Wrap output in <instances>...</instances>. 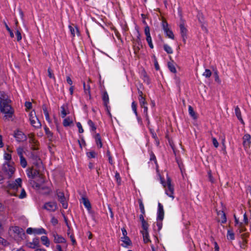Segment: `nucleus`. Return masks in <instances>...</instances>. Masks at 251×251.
Here are the masks:
<instances>
[{
	"instance_id": "1",
	"label": "nucleus",
	"mask_w": 251,
	"mask_h": 251,
	"mask_svg": "<svg viewBox=\"0 0 251 251\" xmlns=\"http://www.w3.org/2000/svg\"><path fill=\"white\" fill-rule=\"evenodd\" d=\"M11 100L4 92L0 91V111L5 115L4 118L5 119H9L12 117L14 114V110L9 103Z\"/></svg>"
},
{
	"instance_id": "2",
	"label": "nucleus",
	"mask_w": 251,
	"mask_h": 251,
	"mask_svg": "<svg viewBox=\"0 0 251 251\" xmlns=\"http://www.w3.org/2000/svg\"><path fill=\"white\" fill-rule=\"evenodd\" d=\"M14 163H12L6 162L3 165L2 172L4 174L7 176L8 179H10L15 171V168L13 166Z\"/></svg>"
},
{
	"instance_id": "3",
	"label": "nucleus",
	"mask_w": 251,
	"mask_h": 251,
	"mask_svg": "<svg viewBox=\"0 0 251 251\" xmlns=\"http://www.w3.org/2000/svg\"><path fill=\"white\" fill-rule=\"evenodd\" d=\"M22 180L21 178L16 179L15 181L11 182L8 181L6 188L9 189H12L14 191V192H16L19 188L22 187Z\"/></svg>"
},
{
	"instance_id": "4",
	"label": "nucleus",
	"mask_w": 251,
	"mask_h": 251,
	"mask_svg": "<svg viewBox=\"0 0 251 251\" xmlns=\"http://www.w3.org/2000/svg\"><path fill=\"white\" fill-rule=\"evenodd\" d=\"M29 120L31 125L35 128H39L41 126V124L36 116H33V112L29 114Z\"/></svg>"
},
{
	"instance_id": "5",
	"label": "nucleus",
	"mask_w": 251,
	"mask_h": 251,
	"mask_svg": "<svg viewBox=\"0 0 251 251\" xmlns=\"http://www.w3.org/2000/svg\"><path fill=\"white\" fill-rule=\"evenodd\" d=\"M234 218L235 219V226H237L238 227L236 231L237 234H241L242 232L245 231L246 230V228L245 227L244 224L239 221L238 219L236 218L235 215H234Z\"/></svg>"
},
{
	"instance_id": "6",
	"label": "nucleus",
	"mask_w": 251,
	"mask_h": 251,
	"mask_svg": "<svg viewBox=\"0 0 251 251\" xmlns=\"http://www.w3.org/2000/svg\"><path fill=\"white\" fill-rule=\"evenodd\" d=\"M14 136L16 140L19 142L26 141L27 139L26 135L23 132L18 130L15 131Z\"/></svg>"
},
{
	"instance_id": "7",
	"label": "nucleus",
	"mask_w": 251,
	"mask_h": 251,
	"mask_svg": "<svg viewBox=\"0 0 251 251\" xmlns=\"http://www.w3.org/2000/svg\"><path fill=\"white\" fill-rule=\"evenodd\" d=\"M167 189L166 190V194L168 196H169V197L174 199V197L173 196L174 187L171 184V180L170 178H168L167 179Z\"/></svg>"
},
{
	"instance_id": "8",
	"label": "nucleus",
	"mask_w": 251,
	"mask_h": 251,
	"mask_svg": "<svg viewBox=\"0 0 251 251\" xmlns=\"http://www.w3.org/2000/svg\"><path fill=\"white\" fill-rule=\"evenodd\" d=\"M57 195L58 198V201L62 204V207L64 209H66L68 207V203L66 201V198L64 196V194L62 192H58L57 193Z\"/></svg>"
},
{
	"instance_id": "9",
	"label": "nucleus",
	"mask_w": 251,
	"mask_h": 251,
	"mask_svg": "<svg viewBox=\"0 0 251 251\" xmlns=\"http://www.w3.org/2000/svg\"><path fill=\"white\" fill-rule=\"evenodd\" d=\"M13 230L21 239H24L25 237V231L22 228L15 226L13 227Z\"/></svg>"
},
{
	"instance_id": "10",
	"label": "nucleus",
	"mask_w": 251,
	"mask_h": 251,
	"mask_svg": "<svg viewBox=\"0 0 251 251\" xmlns=\"http://www.w3.org/2000/svg\"><path fill=\"white\" fill-rule=\"evenodd\" d=\"M57 208L56 202H48L45 203L44 208L49 211H54Z\"/></svg>"
},
{
	"instance_id": "11",
	"label": "nucleus",
	"mask_w": 251,
	"mask_h": 251,
	"mask_svg": "<svg viewBox=\"0 0 251 251\" xmlns=\"http://www.w3.org/2000/svg\"><path fill=\"white\" fill-rule=\"evenodd\" d=\"M158 211H157V220H159V221H162L164 218V214L163 207V205L160 203H158Z\"/></svg>"
},
{
	"instance_id": "12",
	"label": "nucleus",
	"mask_w": 251,
	"mask_h": 251,
	"mask_svg": "<svg viewBox=\"0 0 251 251\" xmlns=\"http://www.w3.org/2000/svg\"><path fill=\"white\" fill-rule=\"evenodd\" d=\"M251 136L249 134H245L243 137V146L245 148H248L250 147L251 145Z\"/></svg>"
},
{
	"instance_id": "13",
	"label": "nucleus",
	"mask_w": 251,
	"mask_h": 251,
	"mask_svg": "<svg viewBox=\"0 0 251 251\" xmlns=\"http://www.w3.org/2000/svg\"><path fill=\"white\" fill-rule=\"evenodd\" d=\"M52 236L54 237L53 241L55 243H63L66 242V240L64 237L56 233H53Z\"/></svg>"
},
{
	"instance_id": "14",
	"label": "nucleus",
	"mask_w": 251,
	"mask_h": 251,
	"mask_svg": "<svg viewBox=\"0 0 251 251\" xmlns=\"http://www.w3.org/2000/svg\"><path fill=\"white\" fill-rule=\"evenodd\" d=\"M240 237L243 239L242 244H241L240 247L242 248H245L246 247V244H247V241L246 240V238L249 237V233L247 232L245 233H241L239 234Z\"/></svg>"
},
{
	"instance_id": "15",
	"label": "nucleus",
	"mask_w": 251,
	"mask_h": 251,
	"mask_svg": "<svg viewBox=\"0 0 251 251\" xmlns=\"http://www.w3.org/2000/svg\"><path fill=\"white\" fill-rule=\"evenodd\" d=\"M102 100L103 101V105L107 108V104L109 102V97L106 91H104L102 96Z\"/></svg>"
},
{
	"instance_id": "16",
	"label": "nucleus",
	"mask_w": 251,
	"mask_h": 251,
	"mask_svg": "<svg viewBox=\"0 0 251 251\" xmlns=\"http://www.w3.org/2000/svg\"><path fill=\"white\" fill-rule=\"evenodd\" d=\"M82 203L87 210L90 211L91 209V204L88 198L85 197H82Z\"/></svg>"
},
{
	"instance_id": "17",
	"label": "nucleus",
	"mask_w": 251,
	"mask_h": 251,
	"mask_svg": "<svg viewBox=\"0 0 251 251\" xmlns=\"http://www.w3.org/2000/svg\"><path fill=\"white\" fill-rule=\"evenodd\" d=\"M122 241L126 244H122L121 245L124 247H127V246H130L132 244L131 241L128 236L121 237Z\"/></svg>"
},
{
	"instance_id": "18",
	"label": "nucleus",
	"mask_w": 251,
	"mask_h": 251,
	"mask_svg": "<svg viewBox=\"0 0 251 251\" xmlns=\"http://www.w3.org/2000/svg\"><path fill=\"white\" fill-rule=\"evenodd\" d=\"M235 115L236 116V117H237L238 119L241 121V122L242 123V124H244V122L243 121V120L242 118V116H241V111H240V108L238 107V106H236L235 108Z\"/></svg>"
},
{
	"instance_id": "19",
	"label": "nucleus",
	"mask_w": 251,
	"mask_h": 251,
	"mask_svg": "<svg viewBox=\"0 0 251 251\" xmlns=\"http://www.w3.org/2000/svg\"><path fill=\"white\" fill-rule=\"evenodd\" d=\"M141 233L143 235V240L145 243H147L149 242H151V240L149 239L148 231H142Z\"/></svg>"
},
{
	"instance_id": "20",
	"label": "nucleus",
	"mask_w": 251,
	"mask_h": 251,
	"mask_svg": "<svg viewBox=\"0 0 251 251\" xmlns=\"http://www.w3.org/2000/svg\"><path fill=\"white\" fill-rule=\"evenodd\" d=\"M95 138L96 144L97 145L98 147L99 148H101L102 146V143L101 142V137H100V134L99 133L96 134L95 135Z\"/></svg>"
},
{
	"instance_id": "21",
	"label": "nucleus",
	"mask_w": 251,
	"mask_h": 251,
	"mask_svg": "<svg viewBox=\"0 0 251 251\" xmlns=\"http://www.w3.org/2000/svg\"><path fill=\"white\" fill-rule=\"evenodd\" d=\"M44 129H45V133H46L48 138H49V140L51 141L52 137H53L52 132H51L49 128L48 127H47L46 126L44 127Z\"/></svg>"
},
{
	"instance_id": "22",
	"label": "nucleus",
	"mask_w": 251,
	"mask_h": 251,
	"mask_svg": "<svg viewBox=\"0 0 251 251\" xmlns=\"http://www.w3.org/2000/svg\"><path fill=\"white\" fill-rule=\"evenodd\" d=\"M41 241L43 244L45 245L46 247H49L50 246V240L48 239V237L46 236H43L41 238Z\"/></svg>"
},
{
	"instance_id": "23",
	"label": "nucleus",
	"mask_w": 251,
	"mask_h": 251,
	"mask_svg": "<svg viewBox=\"0 0 251 251\" xmlns=\"http://www.w3.org/2000/svg\"><path fill=\"white\" fill-rule=\"evenodd\" d=\"M42 108H43V111H44V113L45 114V117H46V120L49 122H50V116H49V112L48 111V110H47V108L46 106V105L44 104L43 106H42Z\"/></svg>"
},
{
	"instance_id": "24",
	"label": "nucleus",
	"mask_w": 251,
	"mask_h": 251,
	"mask_svg": "<svg viewBox=\"0 0 251 251\" xmlns=\"http://www.w3.org/2000/svg\"><path fill=\"white\" fill-rule=\"evenodd\" d=\"M188 111L190 115V116L194 119H196L197 118V116L196 115V113L194 111L193 108L191 106H189L188 108Z\"/></svg>"
},
{
	"instance_id": "25",
	"label": "nucleus",
	"mask_w": 251,
	"mask_h": 251,
	"mask_svg": "<svg viewBox=\"0 0 251 251\" xmlns=\"http://www.w3.org/2000/svg\"><path fill=\"white\" fill-rule=\"evenodd\" d=\"M73 123V121L69 117H67L64 120L63 125L64 126L66 127L71 126Z\"/></svg>"
},
{
	"instance_id": "26",
	"label": "nucleus",
	"mask_w": 251,
	"mask_h": 251,
	"mask_svg": "<svg viewBox=\"0 0 251 251\" xmlns=\"http://www.w3.org/2000/svg\"><path fill=\"white\" fill-rule=\"evenodd\" d=\"M164 32L165 33L166 36L167 37H168L169 38L172 39H174L175 36H174V33L171 29H167V30L166 29L165 31H164Z\"/></svg>"
},
{
	"instance_id": "27",
	"label": "nucleus",
	"mask_w": 251,
	"mask_h": 251,
	"mask_svg": "<svg viewBox=\"0 0 251 251\" xmlns=\"http://www.w3.org/2000/svg\"><path fill=\"white\" fill-rule=\"evenodd\" d=\"M180 33L181 36H187V29L184 27V25L183 24L180 25Z\"/></svg>"
},
{
	"instance_id": "28",
	"label": "nucleus",
	"mask_w": 251,
	"mask_h": 251,
	"mask_svg": "<svg viewBox=\"0 0 251 251\" xmlns=\"http://www.w3.org/2000/svg\"><path fill=\"white\" fill-rule=\"evenodd\" d=\"M139 204V208L141 212V214H145V210L144 208V206L143 203L141 199H138V200Z\"/></svg>"
},
{
	"instance_id": "29",
	"label": "nucleus",
	"mask_w": 251,
	"mask_h": 251,
	"mask_svg": "<svg viewBox=\"0 0 251 251\" xmlns=\"http://www.w3.org/2000/svg\"><path fill=\"white\" fill-rule=\"evenodd\" d=\"M168 68H169L170 71L171 72H172L173 73H176V69L175 66L172 63L168 62Z\"/></svg>"
},
{
	"instance_id": "30",
	"label": "nucleus",
	"mask_w": 251,
	"mask_h": 251,
	"mask_svg": "<svg viewBox=\"0 0 251 251\" xmlns=\"http://www.w3.org/2000/svg\"><path fill=\"white\" fill-rule=\"evenodd\" d=\"M164 50L168 53L171 54L173 53L172 48L167 44H164L163 46Z\"/></svg>"
},
{
	"instance_id": "31",
	"label": "nucleus",
	"mask_w": 251,
	"mask_h": 251,
	"mask_svg": "<svg viewBox=\"0 0 251 251\" xmlns=\"http://www.w3.org/2000/svg\"><path fill=\"white\" fill-rule=\"evenodd\" d=\"M34 233L37 234H46V231L43 228L36 229L35 228L34 230Z\"/></svg>"
},
{
	"instance_id": "32",
	"label": "nucleus",
	"mask_w": 251,
	"mask_h": 251,
	"mask_svg": "<svg viewBox=\"0 0 251 251\" xmlns=\"http://www.w3.org/2000/svg\"><path fill=\"white\" fill-rule=\"evenodd\" d=\"M83 89L84 91L85 94H88L89 95H90V86L89 85H87V87L86 86V84L85 82H83Z\"/></svg>"
},
{
	"instance_id": "33",
	"label": "nucleus",
	"mask_w": 251,
	"mask_h": 251,
	"mask_svg": "<svg viewBox=\"0 0 251 251\" xmlns=\"http://www.w3.org/2000/svg\"><path fill=\"white\" fill-rule=\"evenodd\" d=\"M20 158V164L23 168H25L27 165V162L24 156H21Z\"/></svg>"
},
{
	"instance_id": "34",
	"label": "nucleus",
	"mask_w": 251,
	"mask_h": 251,
	"mask_svg": "<svg viewBox=\"0 0 251 251\" xmlns=\"http://www.w3.org/2000/svg\"><path fill=\"white\" fill-rule=\"evenodd\" d=\"M152 58H153V61H154V65L155 69L157 71L159 70V69H160L159 66V64H158V62L157 61V59H156V56H155V55L153 54Z\"/></svg>"
},
{
	"instance_id": "35",
	"label": "nucleus",
	"mask_w": 251,
	"mask_h": 251,
	"mask_svg": "<svg viewBox=\"0 0 251 251\" xmlns=\"http://www.w3.org/2000/svg\"><path fill=\"white\" fill-rule=\"evenodd\" d=\"M88 125L91 127V130L94 131L96 129V127L95 126L94 122L91 120H89L88 121Z\"/></svg>"
},
{
	"instance_id": "36",
	"label": "nucleus",
	"mask_w": 251,
	"mask_h": 251,
	"mask_svg": "<svg viewBox=\"0 0 251 251\" xmlns=\"http://www.w3.org/2000/svg\"><path fill=\"white\" fill-rule=\"evenodd\" d=\"M142 75L144 77V81L145 82H146L147 84L150 83V79L149 78V76L147 75V73L144 70V71L142 73Z\"/></svg>"
},
{
	"instance_id": "37",
	"label": "nucleus",
	"mask_w": 251,
	"mask_h": 251,
	"mask_svg": "<svg viewBox=\"0 0 251 251\" xmlns=\"http://www.w3.org/2000/svg\"><path fill=\"white\" fill-rule=\"evenodd\" d=\"M136 44V46H141V47H142V42L140 38L139 34H138V36H137V39L135 40V41L133 42V45Z\"/></svg>"
},
{
	"instance_id": "38",
	"label": "nucleus",
	"mask_w": 251,
	"mask_h": 251,
	"mask_svg": "<svg viewBox=\"0 0 251 251\" xmlns=\"http://www.w3.org/2000/svg\"><path fill=\"white\" fill-rule=\"evenodd\" d=\"M115 179H116L118 185H121V178L119 173H118L117 172H116L115 173Z\"/></svg>"
},
{
	"instance_id": "39",
	"label": "nucleus",
	"mask_w": 251,
	"mask_h": 251,
	"mask_svg": "<svg viewBox=\"0 0 251 251\" xmlns=\"http://www.w3.org/2000/svg\"><path fill=\"white\" fill-rule=\"evenodd\" d=\"M69 28H70L71 32V34H72V35L73 36H75V30H76V33H77V34L78 35L79 34V31H78V28L77 27H75V29L73 27H72V26L70 25L69 26Z\"/></svg>"
},
{
	"instance_id": "40",
	"label": "nucleus",
	"mask_w": 251,
	"mask_h": 251,
	"mask_svg": "<svg viewBox=\"0 0 251 251\" xmlns=\"http://www.w3.org/2000/svg\"><path fill=\"white\" fill-rule=\"evenodd\" d=\"M220 212H221V214H222V221H221V223H225L226 222V214L223 211H220L218 213V214L219 215Z\"/></svg>"
},
{
	"instance_id": "41",
	"label": "nucleus",
	"mask_w": 251,
	"mask_h": 251,
	"mask_svg": "<svg viewBox=\"0 0 251 251\" xmlns=\"http://www.w3.org/2000/svg\"><path fill=\"white\" fill-rule=\"evenodd\" d=\"M227 237L228 238V237L230 240L234 239V233L232 231V230H228Z\"/></svg>"
},
{
	"instance_id": "42",
	"label": "nucleus",
	"mask_w": 251,
	"mask_h": 251,
	"mask_svg": "<svg viewBox=\"0 0 251 251\" xmlns=\"http://www.w3.org/2000/svg\"><path fill=\"white\" fill-rule=\"evenodd\" d=\"M66 106L65 105H63L61 107V115H62V118H64L66 117V116L67 115V114L68 113H67L66 111V110H65V107Z\"/></svg>"
},
{
	"instance_id": "43",
	"label": "nucleus",
	"mask_w": 251,
	"mask_h": 251,
	"mask_svg": "<svg viewBox=\"0 0 251 251\" xmlns=\"http://www.w3.org/2000/svg\"><path fill=\"white\" fill-rule=\"evenodd\" d=\"M139 100L141 107H143V105H145V104H147V102L145 100V98L144 97H139Z\"/></svg>"
},
{
	"instance_id": "44",
	"label": "nucleus",
	"mask_w": 251,
	"mask_h": 251,
	"mask_svg": "<svg viewBox=\"0 0 251 251\" xmlns=\"http://www.w3.org/2000/svg\"><path fill=\"white\" fill-rule=\"evenodd\" d=\"M142 227L143 229V231H148L149 227V224L145 221L144 222H142Z\"/></svg>"
},
{
	"instance_id": "45",
	"label": "nucleus",
	"mask_w": 251,
	"mask_h": 251,
	"mask_svg": "<svg viewBox=\"0 0 251 251\" xmlns=\"http://www.w3.org/2000/svg\"><path fill=\"white\" fill-rule=\"evenodd\" d=\"M146 40L149 44V47L151 48V49H153V45L152 44V41H151V36H150V37H146Z\"/></svg>"
},
{
	"instance_id": "46",
	"label": "nucleus",
	"mask_w": 251,
	"mask_h": 251,
	"mask_svg": "<svg viewBox=\"0 0 251 251\" xmlns=\"http://www.w3.org/2000/svg\"><path fill=\"white\" fill-rule=\"evenodd\" d=\"M4 25L7 30L9 32L10 37L11 38H13L14 36V33H13L12 31L11 30V29L9 28V27L8 26V25L5 22H4Z\"/></svg>"
},
{
	"instance_id": "47",
	"label": "nucleus",
	"mask_w": 251,
	"mask_h": 251,
	"mask_svg": "<svg viewBox=\"0 0 251 251\" xmlns=\"http://www.w3.org/2000/svg\"><path fill=\"white\" fill-rule=\"evenodd\" d=\"M131 106H132V110H133L134 113L135 114L136 116H137L138 113L137 112V104L135 101L132 102Z\"/></svg>"
},
{
	"instance_id": "48",
	"label": "nucleus",
	"mask_w": 251,
	"mask_h": 251,
	"mask_svg": "<svg viewBox=\"0 0 251 251\" xmlns=\"http://www.w3.org/2000/svg\"><path fill=\"white\" fill-rule=\"evenodd\" d=\"M16 36L17 37V40L18 42H19L22 40V37L21 32L18 29L16 32Z\"/></svg>"
},
{
	"instance_id": "49",
	"label": "nucleus",
	"mask_w": 251,
	"mask_h": 251,
	"mask_svg": "<svg viewBox=\"0 0 251 251\" xmlns=\"http://www.w3.org/2000/svg\"><path fill=\"white\" fill-rule=\"evenodd\" d=\"M211 72L210 70L206 69L203 75L205 76L206 78H208L211 75Z\"/></svg>"
},
{
	"instance_id": "50",
	"label": "nucleus",
	"mask_w": 251,
	"mask_h": 251,
	"mask_svg": "<svg viewBox=\"0 0 251 251\" xmlns=\"http://www.w3.org/2000/svg\"><path fill=\"white\" fill-rule=\"evenodd\" d=\"M48 76L50 78H53V79H55V78L54 76V75L52 73V70L51 69L49 68L48 69Z\"/></svg>"
},
{
	"instance_id": "51",
	"label": "nucleus",
	"mask_w": 251,
	"mask_h": 251,
	"mask_svg": "<svg viewBox=\"0 0 251 251\" xmlns=\"http://www.w3.org/2000/svg\"><path fill=\"white\" fill-rule=\"evenodd\" d=\"M144 31H145V34L146 36V37H148V36H149V37L151 36L150 27L148 25H147L145 27Z\"/></svg>"
},
{
	"instance_id": "52",
	"label": "nucleus",
	"mask_w": 251,
	"mask_h": 251,
	"mask_svg": "<svg viewBox=\"0 0 251 251\" xmlns=\"http://www.w3.org/2000/svg\"><path fill=\"white\" fill-rule=\"evenodd\" d=\"M25 106L26 107V110H29L32 108V103L29 101H26L25 104Z\"/></svg>"
},
{
	"instance_id": "53",
	"label": "nucleus",
	"mask_w": 251,
	"mask_h": 251,
	"mask_svg": "<svg viewBox=\"0 0 251 251\" xmlns=\"http://www.w3.org/2000/svg\"><path fill=\"white\" fill-rule=\"evenodd\" d=\"M26 196V192L24 189H22L20 195L18 196L20 199H24Z\"/></svg>"
},
{
	"instance_id": "54",
	"label": "nucleus",
	"mask_w": 251,
	"mask_h": 251,
	"mask_svg": "<svg viewBox=\"0 0 251 251\" xmlns=\"http://www.w3.org/2000/svg\"><path fill=\"white\" fill-rule=\"evenodd\" d=\"M133 46L134 52L135 54H137L138 53V52H139V50H140L141 46H136V44H134Z\"/></svg>"
},
{
	"instance_id": "55",
	"label": "nucleus",
	"mask_w": 251,
	"mask_h": 251,
	"mask_svg": "<svg viewBox=\"0 0 251 251\" xmlns=\"http://www.w3.org/2000/svg\"><path fill=\"white\" fill-rule=\"evenodd\" d=\"M162 27H163V29L164 31H165L166 29L167 30V29H170L168 27V24L167 23L166 21L163 20L162 21Z\"/></svg>"
},
{
	"instance_id": "56",
	"label": "nucleus",
	"mask_w": 251,
	"mask_h": 251,
	"mask_svg": "<svg viewBox=\"0 0 251 251\" xmlns=\"http://www.w3.org/2000/svg\"><path fill=\"white\" fill-rule=\"evenodd\" d=\"M208 178H209V181L212 183H214L215 179H214V178L213 177V176H212L211 171L210 170L208 172Z\"/></svg>"
},
{
	"instance_id": "57",
	"label": "nucleus",
	"mask_w": 251,
	"mask_h": 251,
	"mask_svg": "<svg viewBox=\"0 0 251 251\" xmlns=\"http://www.w3.org/2000/svg\"><path fill=\"white\" fill-rule=\"evenodd\" d=\"M87 156L90 158H95L96 156V153L94 151H90L87 153Z\"/></svg>"
},
{
	"instance_id": "58",
	"label": "nucleus",
	"mask_w": 251,
	"mask_h": 251,
	"mask_svg": "<svg viewBox=\"0 0 251 251\" xmlns=\"http://www.w3.org/2000/svg\"><path fill=\"white\" fill-rule=\"evenodd\" d=\"M76 126L78 128V132L80 133H83L84 130L81 124L79 122L76 123Z\"/></svg>"
},
{
	"instance_id": "59",
	"label": "nucleus",
	"mask_w": 251,
	"mask_h": 251,
	"mask_svg": "<svg viewBox=\"0 0 251 251\" xmlns=\"http://www.w3.org/2000/svg\"><path fill=\"white\" fill-rule=\"evenodd\" d=\"M29 138H30V140H29V143H31V144H34V145H37V143H38V142L37 141H36L33 137H32V135L31 136H29Z\"/></svg>"
},
{
	"instance_id": "60",
	"label": "nucleus",
	"mask_w": 251,
	"mask_h": 251,
	"mask_svg": "<svg viewBox=\"0 0 251 251\" xmlns=\"http://www.w3.org/2000/svg\"><path fill=\"white\" fill-rule=\"evenodd\" d=\"M33 243L34 244V246L36 248L37 247H39L40 246L39 245V239L37 238H34L33 241Z\"/></svg>"
},
{
	"instance_id": "61",
	"label": "nucleus",
	"mask_w": 251,
	"mask_h": 251,
	"mask_svg": "<svg viewBox=\"0 0 251 251\" xmlns=\"http://www.w3.org/2000/svg\"><path fill=\"white\" fill-rule=\"evenodd\" d=\"M0 244L4 246H6L7 245L8 242L6 240L0 237Z\"/></svg>"
},
{
	"instance_id": "62",
	"label": "nucleus",
	"mask_w": 251,
	"mask_h": 251,
	"mask_svg": "<svg viewBox=\"0 0 251 251\" xmlns=\"http://www.w3.org/2000/svg\"><path fill=\"white\" fill-rule=\"evenodd\" d=\"M17 153L20 157H21V156H23V149L21 148H18Z\"/></svg>"
},
{
	"instance_id": "63",
	"label": "nucleus",
	"mask_w": 251,
	"mask_h": 251,
	"mask_svg": "<svg viewBox=\"0 0 251 251\" xmlns=\"http://www.w3.org/2000/svg\"><path fill=\"white\" fill-rule=\"evenodd\" d=\"M214 77H215V80L216 82H217L218 83H220L221 81H220V78L219 77V75H218L217 72H215L214 73Z\"/></svg>"
},
{
	"instance_id": "64",
	"label": "nucleus",
	"mask_w": 251,
	"mask_h": 251,
	"mask_svg": "<svg viewBox=\"0 0 251 251\" xmlns=\"http://www.w3.org/2000/svg\"><path fill=\"white\" fill-rule=\"evenodd\" d=\"M198 20H199V22L201 23H202L203 20V17L202 14L199 13L198 15Z\"/></svg>"
}]
</instances>
